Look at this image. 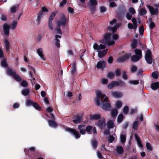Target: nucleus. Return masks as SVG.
<instances>
[{"label":"nucleus","instance_id":"nucleus-32","mask_svg":"<svg viewBox=\"0 0 159 159\" xmlns=\"http://www.w3.org/2000/svg\"><path fill=\"white\" fill-rule=\"evenodd\" d=\"M111 116L113 117L116 116L118 114V111L117 109H113L111 112Z\"/></svg>","mask_w":159,"mask_h":159},{"label":"nucleus","instance_id":"nucleus-48","mask_svg":"<svg viewBox=\"0 0 159 159\" xmlns=\"http://www.w3.org/2000/svg\"><path fill=\"white\" fill-rule=\"evenodd\" d=\"M122 77L125 80H126L128 79V76L126 74V72L125 71L122 72Z\"/></svg>","mask_w":159,"mask_h":159},{"label":"nucleus","instance_id":"nucleus-12","mask_svg":"<svg viewBox=\"0 0 159 159\" xmlns=\"http://www.w3.org/2000/svg\"><path fill=\"white\" fill-rule=\"evenodd\" d=\"M73 118V121L75 124H78L82 122V116L76 115L74 116Z\"/></svg>","mask_w":159,"mask_h":159},{"label":"nucleus","instance_id":"nucleus-8","mask_svg":"<svg viewBox=\"0 0 159 159\" xmlns=\"http://www.w3.org/2000/svg\"><path fill=\"white\" fill-rule=\"evenodd\" d=\"M130 53H126L122 56L120 57L117 59V61L119 62H123L128 60L131 56Z\"/></svg>","mask_w":159,"mask_h":159},{"label":"nucleus","instance_id":"nucleus-15","mask_svg":"<svg viewBox=\"0 0 159 159\" xmlns=\"http://www.w3.org/2000/svg\"><path fill=\"white\" fill-rule=\"evenodd\" d=\"M111 94L113 97L116 98H120L123 96L122 93L116 91L111 92Z\"/></svg>","mask_w":159,"mask_h":159},{"label":"nucleus","instance_id":"nucleus-23","mask_svg":"<svg viewBox=\"0 0 159 159\" xmlns=\"http://www.w3.org/2000/svg\"><path fill=\"white\" fill-rule=\"evenodd\" d=\"M135 139L137 141V143L140 148H142L143 147V145L141 142V141L139 137L138 136L137 134H135L134 135Z\"/></svg>","mask_w":159,"mask_h":159},{"label":"nucleus","instance_id":"nucleus-19","mask_svg":"<svg viewBox=\"0 0 159 159\" xmlns=\"http://www.w3.org/2000/svg\"><path fill=\"white\" fill-rule=\"evenodd\" d=\"M61 38V36L60 35H56L55 36V44L56 47L58 48H59L60 47V40L58 39H60Z\"/></svg>","mask_w":159,"mask_h":159},{"label":"nucleus","instance_id":"nucleus-31","mask_svg":"<svg viewBox=\"0 0 159 159\" xmlns=\"http://www.w3.org/2000/svg\"><path fill=\"white\" fill-rule=\"evenodd\" d=\"M1 65L2 66L7 68L8 66V64H7L6 60L5 58L3 59L1 61Z\"/></svg>","mask_w":159,"mask_h":159},{"label":"nucleus","instance_id":"nucleus-25","mask_svg":"<svg viewBox=\"0 0 159 159\" xmlns=\"http://www.w3.org/2000/svg\"><path fill=\"white\" fill-rule=\"evenodd\" d=\"M111 35V33H107L104 37V39L101 42V43H105L107 41H108V40L110 39Z\"/></svg>","mask_w":159,"mask_h":159},{"label":"nucleus","instance_id":"nucleus-62","mask_svg":"<svg viewBox=\"0 0 159 159\" xmlns=\"http://www.w3.org/2000/svg\"><path fill=\"white\" fill-rule=\"evenodd\" d=\"M114 139L115 138L113 135H110L109 137L108 141L110 143H111L113 142Z\"/></svg>","mask_w":159,"mask_h":159},{"label":"nucleus","instance_id":"nucleus-44","mask_svg":"<svg viewBox=\"0 0 159 159\" xmlns=\"http://www.w3.org/2000/svg\"><path fill=\"white\" fill-rule=\"evenodd\" d=\"M100 94V93L98 94V97L97 96V98H96V104L98 106H99L100 104V98H99V96Z\"/></svg>","mask_w":159,"mask_h":159},{"label":"nucleus","instance_id":"nucleus-30","mask_svg":"<svg viewBox=\"0 0 159 159\" xmlns=\"http://www.w3.org/2000/svg\"><path fill=\"white\" fill-rule=\"evenodd\" d=\"M124 118V116L123 114H119L117 117V121L119 123H120L123 121Z\"/></svg>","mask_w":159,"mask_h":159},{"label":"nucleus","instance_id":"nucleus-58","mask_svg":"<svg viewBox=\"0 0 159 159\" xmlns=\"http://www.w3.org/2000/svg\"><path fill=\"white\" fill-rule=\"evenodd\" d=\"M120 70L117 69L115 71V74L116 76H119L121 75Z\"/></svg>","mask_w":159,"mask_h":159},{"label":"nucleus","instance_id":"nucleus-61","mask_svg":"<svg viewBox=\"0 0 159 159\" xmlns=\"http://www.w3.org/2000/svg\"><path fill=\"white\" fill-rule=\"evenodd\" d=\"M114 76V74L111 72H108L107 75V77L110 79H112Z\"/></svg>","mask_w":159,"mask_h":159},{"label":"nucleus","instance_id":"nucleus-20","mask_svg":"<svg viewBox=\"0 0 159 159\" xmlns=\"http://www.w3.org/2000/svg\"><path fill=\"white\" fill-rule=\"evenodd\" d=\"M151 88L153 90H156L159 89V82L152 83L151 85Z\"/></svg>","mask_w":159,"mask_h":159},{"label":"nucleus","instance_id":"nucleus-59","mask_svg":"<svg viewBox=\"0 0 159 159\" xmlns=\"http://www.w3.org/2000/svg\"><path fill=\"white\" fill-rule=\"evenodd\" d=\"M67 10L68 13L70 14H74V9L73 8L70 7H68Z\"/></svg>","mask_w":159,"mask_h":159},{"label":"nucleus","instance_id":"nucleus-22","mask_svg":"<svg viewBox=\"0 0 159 159\" xmlns=\"http://www.w3.org/2000/svg\"><path fill=\"white\" fill-rule=\"evenodd\" d=\"M37 52L42 60H45L46 59L43 56V51L42 48H40L38 49L37 50Z\"/></svg>","mask_w":159,"mask_h":159},{"label":"nucleus","instance_id":"nucleus-29","mask_svg":"<svg viewBox=\"0 0 159 159\" xmlns=\"http://www.w3.org/2000/svg\"><path fill=\"white\" fill-rule=\"evenodd\" d=\"M123 148L121 146H118L116 148V152L119 154H122L124 152Z\"/></svg>","mask_w":159,"mask_h":159},{"label":"nucleus","instance_id":"nucleus-24","mask_svg":"<svg viewBox=\"0 0 159 159\" xmlns=\"http://www.w3.org/2000/svg\"><path fill=\"white\" fill-rule=\"evenodd\" d=\"M107 52V49L100 51L98 53V56L99 58H101L106 54Z\"/></svg>","mask_w":159,"mask_h":159},{"label":"nucleus","instance_id":"nucleus-34","mask_svg":"<svg viewBox=\"0 0 159 159\" xmlns=\"http://www.w3.org/2000/svg\"><path fill=\"white\" fill-rule=\"evenodd\" d=\"M131 20L134 25V29H136L138 25L137 24V22L136 19L135 18L133 17L132 19Z\"/></svg>","mask_w":159,"mask_h":159},{"label":"nucleus","instance_id":"nucleus-4","mask_svg":"<svg viewBox=\"0 0 159 159\" xmlns=\"http://www.w3.org/2000/svg\"><path fill=\"white\" fill-rule=\"evenodd\" d=\"M57 11H53L50 15L48 20V27L49 29L51 30L53 29V26L52 23V20L57 13Z\"/></svg>","mask_w":159,"mask_h":159},{"label":"nucleus","instance_id":"nucleus-2","mask_svg":"<svg viewBox=\"0 0 159 159\" xmlns=\"http://www.w3.org/2000/svg\"><path fill=\"white\" fill-rule=\"evenodd\" d=\"M145 59L148 64H151L152 62V54L151 50L148 49L146 51L145 56Z\"/></svg>","mask_w":159,"mask_h":159},{"label":"nucleus","instance_id":"nucleus-43","mask_svg":"<svg viewBox=\"0 0 159 159\" xmlns=\"http://www.w3.org/2000/svg\"><path fill=\"white\" fill-rule=\"evenodd\" d=\"M122 105V103L120 101H118L116 102V107L117 108H120Z\"/></svg>","mask_w":159,"mask_h":159},{"label":"nucleus","instance_id":"nucleus-17","mask_svg":"<svg viewBox=\"0 0 159 159\" xmlns=\"http://www.w3.org/2000/svg\"><path fill=\"white\" fill-rule=\"evenodd\" d=\"M100 114H98L90 116V120H100L101 118Z\"/></svg>","mask_w":159,"mask_h":159},{"label":"nucleus","instance_id":"nucleus-6","mask_svg":"<svg viewBox=\"0 0 159 159\" xmlns=\"http://www.w3.org/2000/svg\"><path fill=\"white\" fill-rule=\"evenodd\" d=\"M126 11L125 7L123 4L120 5L118 7L116 11V13L118 15L121 16L124 15Z\"/></svg>","mask_w":159,"mask_h":159},{"label":"nucleus","instance_id":"nucleus-41","mask_svg":"<svg viewBox=\"0 0 159 159\" xmlns=\"http://www.w3.org/2000/svg\"><path fill=\"white\" fill-rule=\"evenodd\" d=\"M120 141L122 143H124L125 142L126 139V136L125 135L123 134H121L120 135Z\"/></svg>","mask_w":159,"mask_h":159},{"label":"nucleus","instance_id":"nucleus-7","mask_svg":"<svg viewBox=\"0 0 159 159\" xmlns=\"http://www.w3.org/2000/svg\"><path fill=\"white\" fill-rule=\"evenodd\" d=\"M96 125L101 129H104L106 125L105 118L103 117L101 118L98 120V122L96 123Z\"/></svg>","mask_w":159,"mask_h":159},{"label":"nucleus","instance_id":"nucleus-47","mask_svg":"<svg viewBox=\"0 0 159 159\" xmlns=\"http://www.w3.org/2000/svg\"><path fill=\"white\" fill-rule=\"evenodd\" d=\"M34 102L31 100H27L26 102V104L28 106H33Z\"/></svg>","mask_w":159,"mask_h":159},{"label":"nucleus","instance_id":"nucleus-53","mask_svg":"<svg viewBox=\"0 0 159 159\" xmlns=\"http://www.w3.org/2000/svg\"><path fill=\"white\" fill-rule=\"evenodd\" d=\"M129 11L132 15L135 14L136 12L135 9L133 7H130L129 9Z\"/></svg>","mask_w":159,"mask_h":159},{"label":"nucleus","instance_id":"nucleus-28","mask_svg":"<svg viewBox=\"0 0 159 159\" xmlns=\"http://www.w3.org/2000/svg\"><path fill=\"white\" fill-rule=\"evenodd\" d=\"M107 126L109 129L112 128L114 126V123L112 120H109L107 122Z\"/></svg>","mask_w":159,"mask_h":159},{"label":"nucleus","instance_id":"nucleus-55","mask_svg":"<svg viewBox=\"0 0 159 159\" xmlns=\"http://www.w3.org/2000/svg\"><path fill=\"white\" fill-rule=\"evenodd\" d=\"M139 31L140 34L141 35H143L144 32V28L143 25L140 26L139 28Z\"/></svg>","mask_w":159,"mask_h":159},{"label":"nucleus","instance_id":"nucleus-52","mask_svg":"<svg viewBox=\"0 0 159 159\" xmlns=\"http://www.w3.org/2000/svg\"><path fill=\"white\" fill-rule=\"evenodd\" d=\"M76 71V64L75 63H73L72 65V70L71 71L72 74H73L75 73Z\"/></svg>","mask_w":159,"mask_h":159},{"label":"nucleus","instance_id":"nucleus-35","mask_svg":"<svg viewBox=\"0 0 159 159\" xmlns=\"http://www.w3.org/2000/svg\"><path fill=\"white\" fill-rule=\"evenodd\" d=\"M93 127L92 126L88 125L87 126L85 129L86 131H87V133L89 134H91L92 132H91V131Z\"/></svg>","mask_w":159,"mask_h":159},{"label":"nucleus","instance_id":"nucleus-45","mask_svg":"<svg viewBox=\"0 0 159 159\" xmlns=\"http://www.w3.org/2000/svg\"><path fill=\"white\" fill-rule=\"evenodd\" d=\"M60 27L61 26H59L57 25V27L56 29V31L57 34L61 35L62 34V33L60 29Z\"/></svg>","mask_w":159,"mask_h":159},{"label":"nucleus","instance_id":"nucleus-13","mask_svg":"<svg viewBox=\"0 0 159 159\" xmlns=\"http://www.w3.org/2000/svg\"><path fill=\"white\" fill-rule=\"evenodd\" d=\"M4 33L5 36H8L9 34V30L10 29V26L7 24H5L3 26Z\"/></svg>","mask_w":159,"mask_h":159},{"label":"nucleus","instance_id":"nucleus-64","mask_svg":"<svg viewBox=\"0 0 159 159\" xmlns=\"http://www.w3.org/2000/svg\"><path fill=\"white\" fill-rule=\"evenodd\" d=\"M21 86L24 87H27L28 85V83L25 80H23L21 83Z\"/></svg>","mask_w":159,"mask_h":159},{"label":"nucleus","instance_id":"nucleus-42","mask_svg":"<svg viewBox=\"0 0 159 159\" xmlns=\"http://www.w3.org/2000/svg\"><path fill=\"white\" fill-rule=\"evenodd\" d=\"M137 40L136 39H134L132 42V47L133 48H134L137 47Z\"/></svg>","mask_w":159,"mask_h":159},{"label":"nucleus","instance_id":"nucleus-10","mask_svg":"<svg viewBox=\"0 0 159 159\" xmlns=\"http://www.w3.org/2000/svg\"><path fill=\"white\" fill-rule=\"evenodd\" d=\"M66 130L74 135L76 139L79 138L80 137L79 132L74 129L69 128H67Z\"/></svg>","mask_w":159,"mask_h":159},{"label":"nucleus","instance_id":"nucleus-33","mask_svg":"<svg viewBox=\"0 0 159 159\" xmlns=\"http://www.w3.org/2000/svg\"><path fill=\"white\" fill-rule=\"evenodd\" d=\"M159 76V74L157 71H154L152 73V77L155 79H157Z\"/></svg>","mask_w":159,"mask_h":159},{"label":"nucleus","instance_id":"nucleus-38","mask_svg":"<svg viewBox=\"0 0 159 159\" xmlns=\"http://www.w3.org/2000/svg\"><path fill=\"white\" fill-rule=\"evenodd\" d=\"M105 43L107 44V45L110 46L111 45H114L115 43V42L113 40H110V39L108 41L104 43Z\"/></svg>","mask_w":159,"mask_h":159},{"label":"nucleus","instance_id":"nucleus-18","mask_svg":"<svg viewBox=\"0 0 159 159\" xmlns=\"http://www.w3.org/2000/svg\"><path fill=\"white\" fill-rule=\"evenodd\" d=\"M48 123L49 126L51 127L56 128L57 127V123L53 120H48Z\"/></svg>","mask_w":159,"mask_h":159},{"label":"nucleus","instance_id":"nucleus-11","mask_svg":"<svg viewBox=\"0 0 159 159\" xmlns=\"http://www.w3.org/2000/svg\"><path fill=\"white\" fill-rule=\"evenodd\" d=\"M147 7L149 9L151 15H157L158 13V11L157 8L154 9L153 7L148 5H147Z\"/></svg>","mask_w":159,"mask_h":159},{"label":"nucleus","instance_id":"nucleus-1","mask_svg":"<svg viewBox=\"0 0 159 159\" xmlns=\"http://www.w3.org/2000/svg\"><path fill=\"white\" fill-rule=\"evenodd\" d=\"M7 72L8 74L13 77L16 80L20 81L21 80V77L16 74V72L11 68H8L7 69Z\"/></svg>","mask_w":159,"mask_h":159},{"label":"nucleus","instance_id":"nucleus-21","mask_svg":"<svg viewBox=\"0 0 159 159\" xmlns=\"http://www.w3.org/2000/svg\"><path fill=\"white\" fill-rule=\"evenodd\" d=\"M147 12L144 7H142L140 8L139 12V15L140 16H143L145 15Z\"/></svg>","mask_w":159,"mask_h":159},{"label":"nucleus","instance_id":"nucleus-39","mask_svg":"<svg viewBox=\"0 0 159 159\" xmlns=\"http://www.w3.org/2000/svg\"><path fill=\"white\" fill-rule=\"evenodd\" d=\"M29 92L30 91L28 89H25L22 91V93L25 96L28 95Z\"/></svg>","mask_w":159,"mask_h":159},{"label":"nucleus","instance_id":"nucleus-46","mask_svg":"<svg viewBox=\"0 0 159 159\" xmlns=\"http://www.w3.org/2000/svg\"><path fill=\"white\" fill-rule=\"evenodd\" d=\"M93 147L95 149L96 148L98 145V142L96 139H93L92 141Z\"/></svg>","mask_w":159,"mask_h":159},{"label":"nucleus","instance_id":"nucleus-14","mask_svg":"<svg viewBox=\"0 0 159 159\" xmlns=\"http://www.w3.org/2000/svg\"><path fill=\"white\" fill-rule=\"evenodd\" d=\"M102 107L103 109L105 111H110L111 106L109 103L103 102L102 105Z\"/></svg>","mask_w":159,"mask_h":159},{"label":"nucleus","instance_id":"nucleus-63","mask_svg":"<svg viewBox=\"0 0 159 159\" xmlns=\"http://www.w3.org/2000/svg\"><path fill=\"white\" fill-rule=\"evenodd\" d=\"M113 58L112 56H110L108 58L107 62L109 64H111L113 63Z\"/></svg>","mask_w":159,"mask_h":159},{"label":"nucleus","instance_id":"nucleus-51","mask_svg":"<svg viewBox=\"0 0 159 159\" xmlns=\"http://www.w3.org/2000/svg\"><path fill=\"white\" fill-rule=\"evenodd\" d=\"M113 82L114 81H112L108 84L107 87L108 89H111L115 86Z\"/></svg>","mask_w":159,"mask_h":159},{"label":"nucleus","instance_id":"nucleus-16","mask_svg":"<svg viewBox=\"0 0 159 159\" xmlns=\"http://www.w3.org/2000/svg\"><path fill=\"white\" fill-rule=\"evenodd\" d=\"M4 44L6 48V52H9L10 51V44L7 39H5L4 42Z\"/></svg>","mask_w":159,"mask_h":159},{"label":"nucleus","instance_id":"nucleus-36","mask_svg":"<svg viewBox=\"0 0 159 159\" xmlns=\"http://www.w3.org/2000/svg\"><path fill=\"white\" fill-rule=\"evenodd\" d=\"M33 106L37 110H40L41 109V107L39 105V104L36 102L34 103Z\"/></svg>","mask_w":159,"mask_h":159},{"label":"nucleus","instance_id":"nucleus-57","mask_svg":"<svg viewBox=\"0 0 159 159\" xmlns=\"http://www.w3.org/2000/svg\"><path fill=\"white\" fill-rule=\"evenodd\" d=\"M146 146L148 150L151 151L152 150V148L149 143H146Z\"/></svg>","mask_w":159,"mask_h":159},{"label":"nucleus","instance_id":"nucleus-37","mask_svg":"<svg viewBox=\"0 0 159 159\" xmlns=\"http://www.w3.org/2000/svg\"><path fill=\"white\" fill-rule=\"evenodd\" d=\"M17 24V22L16 21H13L11 24V29L14 30L16 27Z\"/></svg>","mask_w":159,"mask_h":159},{"label":"nucleus","instance_id":"nucleus-54","mask_svg":"<svg viewBox=\"0 0 159 159\" xmlns=\"http://www.w3.org/2000/svg\"><path fill=\"white\" fill-rule=\"evenodd\" d=\"M99 46L97 44V43H94L93 45V48L95 50H97L98 51H100Z\"/></svg>","mask_w":159,"mask_h":159},{"label":"nucleus","instance_id":"nucleus-40","mask_svg":"<svg viewBox=\"0 0 159 159\" xmlns=\"http://www.w3.org/2000/svg\"><path fill=\"white\" fill-rule=\"evenodd\" d=\"M139 123V122L137 121H135L134 122L132 125V127L134 130L137 129Z\"/></svg>","mask_w":159,"mask_h":159},{"label":"nucleus","instance_id":"nucleus-5","mask_svg":"<svg viewBox=\"0 0 159 159\" xmlns=\"http://www.w3.org/2000/svg\"><path fill=\"white\" fill-rule=\"evenodd\" d=\"M48 11V10L45 7H42V10L40 11L38 14L37 19L36 20L37 24H39L41 20L43 18V12Z\"/></svg>","mask_w":159,"mask_h":159},{"label":"nucleus","instance_id":"nucleus-3","mask_svg":"<svg viewBox=\"0 0 159 159\" xmlns=\"http://www.w3.org/2000/svg\"><path fill=\"white\" fill-rule=\"evenodd\" d=\"M66 22V18L63 13H61L60 19L57 23V25L59 26H62L63 27L65 26Z\"/></svg>","mask_w":159,"mask_h":159},{"label":"nucleus","instance_id":"nucleus-56","mask_svg":"<svg viewBox=\"0 0 159 159\" xmlns=\"http://www.w3.org/2000/svg\"><path fill=\"white\" fill-rule=\"evenodd\" d=\"M137 69V68L136 66H133L131 68L130 71L132 73H134L136 71Z\"/></svg>","mask_w":159,"mask_h":159},{"label":"nucleus","instance_id":"nucleus-50","mask_svg":"<svg viewBox=\"0 0 159 159\" xmlns=\"http://www.w3.org/2000/svg\"><path fill=\"white\" fill-rule=\"evenodd\" d=\"M99 93H100V94L99 96V98H101L102 99H103L105 97L106 95L105 94H102L101 92L100 91H98L97 92V97H98V94H99Z\"/></svg>","mask_w":159,"mask_h":159},{"label":"nucleus","instance_id":"nucleus-27","mask_svg":"<svg viewBox=\"0 0 159 159\" xmlns=\"http://www.w3.org/2000/svg\"><path fill=\"white\" fill-rule=\"evenodd\" d=\"M141 58L136 55H134L131 57V60L133 62L138 61Z\"/></svg>","mask_w":159,"mask_h":159},{"label":"nucleus","instance_id":"nucleus-26","mask_svg":"<svg viewBox=\"0 0 159 159\" xmlns=\"http://www.w3.org/2000/svg\"><path fill=\"white\" fill-rule=\"evenodd\" d=\"M134 52L136 54V55L141 58L142 55V51L140 49H136L134 50Z\"/></svg>","mask_w":159,"mask_h":159},{"label":"nucleus","instance_id":"nucleus-60","mask_svg":"<svg viewBox=\"0 0 159 159\" xmlns=\"http://www.w3.org/2000/svg\"><path fill=\"white\" fill-rule=\"evenodd\" d=\"M90 2L92 6H96L98 4L96 0H90Z\"/></svg>","mask_w":159,"mask_h":159},{"label":"nucleus","instance_id":"nucleus-49","mask_svg":"<svg viewBox=\"0 0 159 159\" xmlns=\"http://www.w3.org/2000/svg\"><path fill=\"white\" fill-rule=\"evenodd\" d=\"M129 108L128 106H125L123 108V112L125 114H127L129 111Z\"/></svg>","mask_w":159,"mask_h":159},{"label":"nucleus","instance_id":"nucleus-9","mask_svg":"<svg viewBox=\"0 0 159 159\" xmlns=\"http://www.w3.org/2000/svg\"><path fill=\"white\" fill-rule=\"evenodd\" d=\"M96 67L98 69H101L103 70L106 67V63L105 61L102 60L99 61L96 65Z\"/></svg>","mask_w":159,"mask_h":159}]
</instances>
